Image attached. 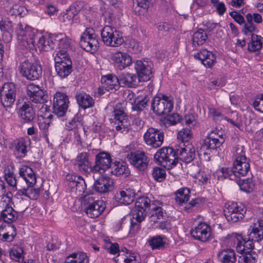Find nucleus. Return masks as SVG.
Masks as SVG:
<instances>
[{"label": "nucleus", "instance_id": "4468645a", "mask_svg": "<svg viewBox=\"0 0 263 263\" xmlns=\"http://www.w3.org/2000/svg\"><path fill=\"white\" fill-rule=\"evenodd\" d=\"M112 159L110 155L106 152H101L95 157V165L91 168V173H105L109 171L111 165Z\"/></svg>", "mask_w": 263, "mask_h": 263}, {"label": "nucleus", "instance_id": "13d9d810", "mask_svg": "<svg viewBox=\"0 0 263 263\" xmlns=\"http://www.w3.org/2000/svg\"><path fill=\"white\" fill-rule=\"evenodd\" d=\"M152 175L153 178L158 182H162L166 177V171L164 169L156 166L153 168Z\"/></svg>", "mask_w": 263, "mask_h": 263}, {"label": "nucleus", "instance_id": "f03ea898", "mask_svg": "<svg viewBox=\"0 0 263 263\" xmlns=\"http://www.w3.org/2000/svg\"><path fill=\"white\" fill-rule=\"evenodd\" d=\"M234 161L233 164L234 176L240 177L247 174L250 168V160L246 156L245 147L237 145L233 149Z\"/></svg>", "mask_w": 263, "mask_h": 263}, {"label": "nucleus", "instance_id": "c9c22d12", "mask_svg": "<svg viewBox=\"0 0 263 263\" xmlns=\"http://www.w3.org/2000/svg\"><path fill=\"white\" fill-rule=\"evenodd\" d=\"M102 87L109 91L112 89H117L119 85V78L115 75H107L101 78Z\"/></svg>", "mask_w": 263, "mask_h": 263}, {"label": "nucleus", "instance_id": "5701e85b", "mask_svg": "<svg viewBox=\"0 0 263 263\" xmlns=\"http://www.w3.org/2000/svg\"><path fill=\"white\" fill-rule=\"evenodd\" d=\"M69 181V185L71 187V191L75 192L79 196H81L86 189V185L82 177L73 175H68L66 177Z\"/></svg>", "mask_w": 263, "mask_h": 263}, {"label": "nucleus", "instance_id": "338daca9", "mask_svg": "<svg viewBox=\"0 0 263 263\" xmlns=\"http://www.w3.org/2000/svg\"><path fill=\"white\" fill-rule=\"evenodd\" d=\"M7 183L9 185L15 189L16 190L18 191V189H20L22 186L21 183V181L19 179H17L15 175H13L9 177L5 178Z\"/></svg>", "mask_w": 263, "mask_h": 263}, {"label": "nucleus", "instance_id": "dca6fc26", "mask_svg": "<svg viewBox=\"0 0 263 263\" xmlns=\"http://www.w3.org/2000/svg\"><path fill=\"white\" fill-rule=\"evenodd\" d=\"M191 234L196 240L206 242L211 238V229L206 222H200L191 230Z\"/></svg>", "mask_w": 263, "mask_h": 263}, {"label": "nucleus", "instance_id": "09e8293b", "mask_svg": "<svg viewBox=\"0 0 263 263\" xmlns=\"http://www.w3.org/2000/svg\"><path fill=\"white\" fill-rule=\"evenodd\" d=\"M207 39L206 32L202 29H199L193 35V44L194 46L202 45Z\"/></svg>", "mask_w": 263, "mask_h": 263}, {"label": "nucleus", "instance_id": "39448f33", "mask_svg": "<svg viewBox=\"0 0 263 263\" xmlns=\"http://www.w3.org/2000/svg\"><path fill=\"white\" fill-rule=\"evenodd\" d=\"M101 35L103 43L108 46L118 47L124 42L122 33L110 26L104 27Z\"/></svg>", "mask_w": 263, "mask_h": 263}, {"label": "nucleus", "instance_id": "c85d7f7f", "mask_svg": "<svg viewBox=\"0 0 263 263\" xmlns=\"http://www.w3.org/2000/svg\"><path fill=\"white\" fill-rule=\"evenodd\" d=\"M195 57L198 59L202 64L206 67H211L215 63L216 58L212 52L202 49Z\"/></svg>", "mask_w": 263, "mask_h": 263}, {"label": "nucleus", "instance_id": "ddd939ff", "mask_svg": "<svg viewBox=\"0 0 263 263\" xmlns=\"http://www.w3.org/2000/svg\"><path fill=\"white\" fill-rule=\"evenodd\" d=\"M69 104V99L66 93L56 92L53 99V112L59 117H63L67 110Z\"/></svg>", "mask_w": 263, "mask_h": 263}, {"label": "nucleus", "instance_id": "9b49d317", "mask_svg": "<svg viewBox=\"0 0 263 263\" xmlns=\"http://www.w3.org/2000/svg\"><path fill=\"white\" fill-rule=\"evenodd\" d=\"M16 95L15 85L13 83H5L1 90V103L6 110L13 106Z\"/></svg>", "mask_w": 263, "mask_h": 263}, {"label": "nucleus", "instance_id": "b1692460", "mask_svg": "<svg viewBox=\"0 0 263 263\" xmlns=\"http://www.w3.org/2000/svg\"><path fill=\"white\" fill-rule=\"evenodd\" d=\"M19 175L29 186H33L36 182V178L34 171L29 166L21 165L19 168Z\"/></svg>", "mask_w": 263, "mask_h": 263}, {"label": "nucleus", "instance_id": "bf43d9fd", "mask_svg": "<svg viewBox=\"0 0 263 263\" xmlns=\"http://www.w3.org/2000/svg\"><path fill=\"white\" fill-rule=\"evenodd\" d=\"M181 120V117L178 114H173L167 116L163 120L165 126L176 125Z\"/></svg>", "mask_w": 263, "mask_h": 263}, {"label": "nucleus", "instance_id": "7c9ffc66", "mask_svg": "<svg viewBox=\"0 0 263 263\" xmlns=\"http://www.w3.org/2000/svg\"><path fill=\"white\" fill-rule=\"evenodd\" d=\"M76 97L78 104L84 109L92 107L95 105L92 97L84 92H78Z\"/></svg>", "mask_w": 263, "mask_h": 263}, {"label": "nucleus", "instance_id": "f257e3e1", "mask_svg": "<svg viewBox=\"0 0 263 263\" xmlns=\"http://www.w3.org/2000/svg\"><path fill=\"white\" fill-rule=\"evenodd\" d=\"M16 33L18 40L22 43L23 46L30 49H36L37 47L40 50L48 51L53 48V42L51 37L40 35L28 25L18 24Z\"/></svg>", "mask_w": 263, "mask_h": 263}, {"label": "nucleus", "instance_id": "a18cd8bd", "mask_svg": "<svg viewBox=\"0 0 263 263\" xmlns=\"http://www.w3.org/2000/svg\"><path fill=\"white\" fill-rule=\"evenodd\" d=\"M17 217V213L13 209H9L0 214V219L8 223H11L15 221Z\"/></svg>", "mask_w": 263, "mask_h": 263}, {"label": "nucleus", "instance_id": "2eb2a0df", "mask_svg": "<svg viewBox=\"0 0 263 263\" xmlns=\"http://www.w3.org/2000/svg\"><path fill=\"white\" fill-rule=\"evenodd\" d=\"M153 63L147 59L137 60L135 62V68L137 73L139 81H147L152 76Z\"/></svg>", "mask_w": 263, "mask_h": 263}, {"label": "nucleus", "instance_id": "393cba45", "mask_svg": "<svg viewBox=\"0 0 263 263\" xmlns=\"http://www.w3.org/2000/svg\"><path fill=\"white\" fill-rule=\"evenodd\" d=\"M75 165L80 171L85 173L91 172V168L92 167L88 160V155L86 152L81 153L77 156Z\"/></svg>", "mask_w": 263, "mask_h": 263}, {"label": "nucleus", "instance_id": "ea45409f", "mask_svg": "<svg viewBox=\"0 0 263 263\" xmlns=\"http://www.w3.org/2000/svg\"><path fill=\"white\" fill-rule=\"evenodd\" d=\"M137 77L133 73L123 72L119 77V85L123 86L132 87L136 85Z\"/></svg>", "mask_w": 263, "mask_h": 263}, {"label": "nucleus", "instance_id": "4c0bfd02", "mask_svg": "<svg viewBox=\"0 0 263 263\" xmlns=\"http://www.w3.org/2000/svg\"><path fill=\"white\" fill-rule=\"evenodd\" d=\"M263 38L257 34H251V41L248 44V50L250 52H259L262 48Z\"/></svg>", "mask_w": 263, "mask_h": 263}, {"label": "nucleus", "instance_id": "e433bc0d", "mask_svg": "<svg viewBox=\"0 0 263 263\" xmlns=\"http://www.w3.org/2000/svg\"><path fill=\"white\" fill-rule=\"evenodd\" d=\"M53 116L49 114L47 117L40 115L39 119V125L41 130H42L44 137L46 139V141L48 142L49 128L51 123V119Z\"/></svg>", "mask_w": 263, "mask_h": 263}, {"label": "nucleus", "instance_id": "2f4dec72", "mask_svg": "<svg viewBox=\"0 0 263 263\" xmlns=\"http://www.w3.org/2000/svg\"><path fill=\"white\" fill-rule=\"evenodd\" d=\"M135 193L126 189L117 193L115 196L116 201L121 204H129L133 201Z\"/></svg>", "mask_w": 263, "mask_h": 263}, {"label": "nucleus", "instance_id": "a19ab883", "mask_svg": "<svg viewBox=\"0 0 263 263\" xmlns=\"http://www.w3.org/2000/svg\"><path fill=\"white\" fill-rule=\"evenodd\" d=\"M18 194L21 195H24L29 198L35 200L38 198L40 194V189L37 188H33L32 186L27 185L26 189L25 186H22L18 189Z\"/></svg>", "mask_w": 263, "mask_h": 263}, {"label": "nucleus", "instance_id": "49530a36", "mask_svg": "<svg viewBox=\"0 0 263 263\" xmlns=\"http://www.w3.org/2000/svg\"><path fill=\"white\" fill-rule=\"evenodd\" d=\"M249 239L247 240L243 239L242 238L241 243H239L238 246H236L237 251L239 253H250V250L254 248V243L252 239L249 237Z\"/></svg>", "mask_w": 263, "mask_h": 263}, {"label": "nucleus", "instance_id": "f704fd0d", "mask_svg": "<svg viewBox=\"0 0 263 263\" xmlns=\"http://www.w3.org/2000/svg\"><path fill=\"white\" fill-rule=\"evenodd\" d=\"M250 237L259 241L263 238V220H259L250 226Z\"/></svg>", "mask_w": 263, "mask_h": 263}, {"label": "nucleus", "instance_id": "3c124183", "mask_svg": "<svg viewBox=\"0 0 263 263\" xmlns=\"http://www.w3.org/2000/svg\"><path fill=\"white\" fill-rule=\"evenodd\" d=\"M190 190L187 187L179 189L176 192L175 200L177 202L182 203L188 201L189 199Z\"/></svg>", "mask_w": 263, "mask_h": 263}, {"label": "nucleus", "instance_id": "cd10ccee", "mask_svg": "<svg viewBox=\"0 0 263 263\" xmlns=\"http://www.w3.org/2000/svg\"><path fill=\"white\" fill-rule=\"evenodd\" d=\"M111 185L112 181L108 177L101 176L95 181L93 186L98 192L104 193L111 190Z\"/></svg>", "mask_w": 263, "mask_h": 263}, {"label": "nucleus", "instance_id": "603ef678", "mask_svg": "<svg viewBox=\"0 0 263 263\" xmlns=\"http://www.w3.org/2000/svg\"><path fill=\"white\" fill-rule=\"evenodd\" d=\"M9 255L11 259L20 262L24 258L23 250L17 245L14 246L10 251Z\"/></svg>", "mask_w": 263, "mask_h": 263}, {"label": "nucleus", "instance_id": "69168bd1", "mask_svg": "<svg viewBox=\"0 0 263 263\" xmlns=\"http://www.w3.org/2000/svg\"><path fill=\"white\" fill-rule=\"evenodd\" d=\"M130 218V226L129 231V234L133 236H134L140 230V223L142 221H138L136 218H134L132 215Z\"/></svg>", "mask_w": 263, "mask_h": 263}, {"label": "nucleus", "instance_id": "bb28decb", "mask_svg": "<svg viewBox=\"0 0 263 263\" xmlns=\"http://www.w3.org/2000/svg\"><path fill=\"white\" fill-rule=\"evenodd\" d=\"M216 257L221 263H235L236 261L235 252L232 249H224L218 251Z\"/></svg>", "mask_w": 263, "mask_h": 263}, {"label": "nucleus", "instance_id": "473e14b6", "mask_svg": "<svg viewBox=\"0 0 263 263\" xmlns=\"http://www.w3.org/2000/svg\"><path fill=\"white\" fill-rule=\"evenodd\" d=\"M179 159L185 163L191 162L195 155V148L189 143L179 151Z\"/></svg>", "mask_w": 263, "mask_h": 263}, {"label": "nucleus", "instance_id": "de8ad7c7", "mask_svg": "<svg viewBox=\"0 0 263 263\" xmlns=\"http://www.w3.org/2000/svg\"><path fill=\"white\" fill-rule=\"evenodd\" d=\"M148 98L146 96H138L134 100L132 104V110L140 111L147 105Z\"/></svg>", "mask_w": 263, "mask_h": 263}, {"label": "nucleus", "instance_id": "0e129e2a", "mask_svg": "<svg viewBox=\"0 0 263 263\" xmlns=\"http://www.w3.org/2000/svg\"><path fill=\"white\" fill-rule=\"evenodd\" d=\"M77 14V12L75 9L67 10L61 16V20L65 23H70Z\"/></svg>", "mask_w": 263, "mask_h": 263}, {"label": "nucleus", "instance_id": "58836bf2", "mask_svg": "<svg viewBox=\"0 0 263 263\" xmlns=\"http://www.w3.org/2000/svg\"><path fill=\"white\" fill-rule=\"evenodd\" d=\"M110 174L116 176L125 175L127 176L129 171L127 165L123 162L115 161L109 169Z\"/></svg>", "mask_w": 263, "mask_h": 263}, {"label": "nucleus", "instance_id": "e2e57ef3", "mask_svg": "<svg viewBox=\"0 0 263 263\" xmlns=\"http://www.w3.org/2000/svg\"><path fill=\"white\" fill-rule=\"evenodd\" d=\"M30 100L35 103L43 104L47 101V96L45 94V92L42 90L38 91L37 93L32 96L29 98Z\"/></svg>", "mask_w": 263, "mask_h": 263}, {"label": "nucleus", "instance_id": "774afa93", "mask_svg": "<svg viewBox=\"0 0 263 263\" xmlns=\"http://www.w3.org/2000/svg\"><path fill=\"white\" fill-rule=\"evenodd\" d=\"M242 236L237 234L233 233L228 236V243L231 247H234L235 245L238 246L241 243Z\"/></svg>", "mask_w": 263, "mask_h": 263}, {"label": "nucleus", "instance_id": "20e7f679", "mask_svg": "<svg viewBox=\"0 0 263 263\" xmlns=\"http://www.w3.org/2000/svg\"><path fill=\"white\" fill-rule=\"evenodd\" d=\"M178 158V155L172 147H162L154 155L155 161L167 169L172 168L177 164Z\"/></svg>", "mask_w": 263, "mask_h": 263}, {"label": "nucleus", "instance_id": "052dcab7", "mask_svg": "<svg viewBox=\"0 0 263 263\" xmlns=\"http://www.w3.org/2000/svg\"><path fill=\"white\" fill-rule=\"evenodd\" d=\"M192 137L191 131L189 128H183L178 132L177 138L183 143L187 142Z\"/></svg>", "mask_w": 263, "mask_h": 263}, {"label": "nucleus", "instance_id": "6ab92c4d", "mask_svg": "<svg viewBox=\"0 0 263 263\" xmlns=\"http://www.w3.org/2000/svg\"><path fill=\"white\" fill-rule=\"evenodd\" d=\"M144 139L145 143L153 147H160L164 140L163 132L154 128H148L144 135Z\"/></svg>", "mask_w": 263, "mask_h": 263}, {"label": "nucleus", "instance_id": "1a4fd4ad", "mask_svg": "<svg viewBox=\"0 0 263 263\" xmlns=\"http://www.w3.org/2000/svg\"><path fill=\"white\" fill-rule=\"evenodd\" d=\"M80 45L85 50L94 53L99 48V42L95 31L91 28H87L82 34Z\"/></svg>", "mask_w": 263, "mask_h": 263}, {"label": "nucleus", "instance_id": "6e6d98bb", "mask_svg": "<svg viewBox=\"0 0 263 263\" xmlns=\"http://www.w3.org/2000/svg\"><path fill=\"white\" fill-rule=\"evenodd\" d=\"M7 230L4 233L0 234V240L3 241H11L15 236L16 230L13 226H8Z\"/></svg>", "mask_w": 263, "mask_h": 263}, {"label": "nucleus", "instance_id": "79ce46f5", "mask_svg": "<svg viewBox=\"0 0 263 263\" xmlns=\"http://www.w3.org/2000/svg\"><path fill=\"white\" fill-rule=\"evenodd\" d=\"M88 258L86 253L83 252L74 253L65 259V263H88Z\"/></svg>", "mask_w": 263, "mask_h": 263}, {"label": "nucleus", "instance_id": "4be33fe9", "mask_svg": "<svg viewBox=\"0 0 263 263\" xmlns=\"http://www.w3.org/2000/svg\"><path fill=\"white\" fill-rule=\"evenodd\" d=\"M191 175L195 178V182L200 185H204L210 182L211 175L207 172L201 170L196 165L190 166L189 171Z\"/></svg>", "mask_w": 263, "mask_h": 263}, {"label": "nucleus", "instance_id": "6e6552de", "mask_svg": "<svg viewBox=\"0 0 263 263\" xmlns=\"http://www.w3.org/2000/svg\"><path fill=\"white\" fill-rule=\"evenodd\" d=\"M246 212V209L243 204L234 202H229L226 203L224 209L226 219L232 222L242 219Z\"/></svg>", "mask_w": 263, "mask_h": 263}, {"label": "nucleus", "instance_id": "c756f323", "mask_svg": "<svg viewBox=\"0 0 263 263\" xmlns=\"http://www.w3.org/2000/svg\"><path fill=\"white\" fill-rule=\"evenodd\" d=\"M55 69L57 74L61 78L67 77L72 71V62L67 60L65 62L55 63Z\"/></svg>", "mask_w": 263, "mask_h": 263}, {"label": "nucleus", "instance_id": "423d86ee", "mask_svg": "<svg viewBox=\"0 0 263 263\" xmlns=\"http://www.w3.org/2000/svg\"><path fill=\"white\" fill-rule=\"evenodd\" d=\"M173 100L165 95L155 96L152 103V109L158 115L168 114L173 108Z\"/></svg>", "mask_w": 263, "mask_h": 263}, {"label": "nucleus", "instance_id": "7ed1b4c3", "mask_svg": "<svg viewBox=\"0 0 263 263\" xmlns=\"http://www.w3.org/2000/svg\"><path fill=\"white\" fill-rule=\"evenodd\" d=\"M224 141L225 136L223 131L217 129L213 130L205 137L201 144L200 153L210 154L212 151L220 147Z\"/></svg>", "mask_w": 263, "mask_h": 263}, {"label": "nucleus", "instance_id": "5fc2aeb1", "mask_svg": "<svg viewBox=\"0 0 263 263\" xmlns=\"http://www.w3.org/2000/svg\"><path fill=\"white\" fill-rule=\"evenodd\" d=\"M238 258V263H255L257 255L255 252L243 253Z\"/></svg>", "mask_w": 263, "mask_h": 263}, {"label": "nucleus", "instance_id": "aec40b11", "mask_svg": "<svg viewBox=\"0 0 263 263\" xmlns=\"http://www.w3.org/2000/svg\"><path fill=\"white\" fill-rule=\"evenodd\" d=\"M151 200L147 197L139 198L136 203L135 206L133 210L132 214L134 218L139 221H142L146 215V209L149 208Z\"/></svg>", "mask_w": 263, "mask_h": 263}, {"label": "nucleus", "instance_id": "c03bdc74", "mask_svg": "<svg viewBox=\"0 0 263 263\" xmlns=\"http://www.w3.org/2000/svg\"><path fill=\"white\" fill-rule=\"evenodd\" d=\"M149 246L153 250L164 248L166 244V238L160 235L151 237L148 240Z\"/></svg>", "mask_w": 263, "mask_h": 263}, {"label": "nucleus", "instance_id": "8fccbe9b", "mask_svg": "<svg viewBox=\"0 0 263 263\" xmlns=\"http://www.w3.org/2000/svg\"><path fill=\"white\" fill-rule=\"evenodd\" d=\"M12 204V194L11 193L3 196L0 200L1 213H2L5 210H8L9 209H13Z\"/></svg>", "mask_w": 263, "mask_h": 263}, {"label": "nucleus", "instance_id": "680f3d73", "mask_svg": "<svg viewBox=\"0 0 263 263\" xmlns=\"http://www.w3.org/2000/svg\"><path fill=\"white\" fill-rule=\"evenodd\" d=\"M67 60H71L67 53V50L58 49L54 57L55 63L65 62Z\"/></svg>", "mask_w": 263, "mask_h": 263}, {"label": "nucleus", "instance_id": "72a5a7b5", "mask_svg": "<svg viewBox=\"0 0 263 263\" xmlns=\"http://www.w3.org/2000/svg\"><path fill=\"white\" fill-rule=\"evenodd\" d=\"M18 114L20 118L25 122L32 121L34 117L35 113L32 107L29 103H25L19 109Z\"/></svg>", "mask_w": 263, "mask_h": 263}, {"label": "nucleus", "instance_id": "864d4df0", "mask_svg": "<svg viewBox=\"0 0 263 263\" xmlns=\"http://www.w3.org/2000/svg\"><path fill=\"white\" fill-rule=\"evenodd\" d=\"M224 119L232 125L239 129H240L243 124H246V123L244 122V117L241 115H238L236 112H233V115L231 118L225 117Z\"/></svg>", "mask_w": 263, "mask_h": 263}, {"label": "nucleus", "instance_id": "0eeeda50", "mask_svg": "<svg viewBox=\"0 0 263 263\" xmlns=\"http://www.w3.org/2000/svg\"><path fill=\"white\" fill-rule=\"evenodd\" d=\"M84 204L88 205L85 209L87 215L92 218L99 216L105 210V203L103 200H94L91 195H84L82 199Z\"/></svg>", "mask_w": 263, "mask_h": 263}, {"label": "nucleus", "instance_id": "9d476101", "mask_svg": "<svg viewBox=\"0 0 263 263\" xmlns=\"http://www.w3.org/2000/svg\"><path fill=\"white\" fill-rule=\"evenodd\" d=\"M19 70L22 76L29 80L38 79L42 75V69L40 65L25 60L21 63Z\"/></svg>", "mask_w": 263, "mask_h": 263}, {"label": "nucleus", "instance_id": "f8f14e48", "mask_svg": "<svg viewBox=\"0 0 263 263\" xmlns=\"http://www.w3.org/2000/svg\"><path fill=\"white\" fill-rule=\"evenodd\" d=\"M120 106L117 105L112 112L114 119L115 120V128L118 132L126 134L130 129V123L123 109L120 108Z\"/></svg>", "mask_w": 263, "mask_h": 263}, {"label": "nucleus", "instance_id": "f3484780", "mask_svg": "<svg viewBox=\"0 0 263 263\" xmlns=\"http://www.w3.org/2000/svg\"><path fill=\"white\" fill-rule=\"evenodd\" d=\"M127 158L132 165L141 171L147 167L149 161L148 157L141 151L130 152L127 155Z\"/></svg>", "mask_w": 263, "mask_h": 263}, {"label": "nucleus", "instance_id": "37998d69", "mask_svg": "<svg viewBox=\"0 0 263 263\" xmlns=\"http://www.w3.org/2000/svg\"><path fill=\"white\" fill-rule=\"evenodd\" d=\"M15 153L18 157H24L27 153V142L23 138L14 141Z\"/></svg>", "mask_w": 263, "mask_h": 263}, {"label": "nucleus", "instance_id": "a211bd4d", "mask_svg": "<svg viewBox=\"0 0 263 263\" xmlns=\"http://www.w3.org/2000/svg\"><path fill=\"white\" fill-rule=\"evenodd\" d=\"M111 60L116 68L120 70L129 67L133 63L132 57L127 52L117 51L111 55Z\"/></svg>", "mask_w": 263, "mask_h": 263}, {"label": "nucleus", "instance_id": "4d7b16f0", "mask_svg": "<svg viewBox=\"0 0 263 263\" xmlns=\"http://www.w3.org/2000/svg\"><path fill=\"white\" fill-rule=\"evenodd\" d=\"M219 180H222L224 178H229L230 179H233L232 176L233 174V168L230 169L228 167H222L216 171L215 172Z\"/></svg>", "mask_w": 263, "mask_h": 263}, {"label": "nucleus", "instance_id": "412c9836", "mask_svg": "<svg viewBox=\"0 0 263 263\" xmlns=\"http://www.w3.org/2000/svg\"><path fill=\"white\" fill-rule=\"evenodd\" d=\"M66 127L68 130H73L74 137L78 143L81 144L82 142V136H85V130L83 126L82 119L80 116H76L71 121L68 122Z\"/></svg>", "mask_w": 263, "mask_h": 263}, {"label": "nucleus", "instance_id": "a878e982", "mask_svg": "<svg viewBox=\"0 0 263 263\" xmlns=\"http://www.w3.org/2000/svg\"><path fill=\"white\" fill-rule=\"evenodd\" d=\"M0 30L3 32V36L5 42H9L12 39L13 29L12 22L9 18H3L0 21Z\"/></svg>", "mask_w": 263, "mask_h": 263}]
</instances>
